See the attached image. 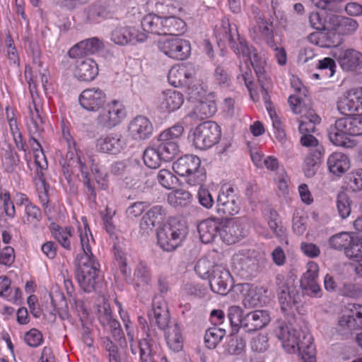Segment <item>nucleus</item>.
<instances>
[{"label":"nucleus","instance_id":"bf43d9fd","mask_svg":"<svg viewBox=\"0 0 362 362\" xmlns=\"http://www.w3.org/2000/svg\"><path fill=\"white\" fill-rule=\"evenodd\" d=\"M337 209L339 216L346 219L351 212V201L345 192L338 194L337 198Z\"/></svg>","mask_w":362,"mask_h":362},{"label":"nucleus","instance_id":"dca6fc26","mask_svg":"<svg viewBox=\"0 0 362 362\" xmlns=\"http://www.w3.org/2000/svg\"><path fill=\"white\" fill-rule=\"evenodd\" d=\"M25 122L30 136H41L44 132L45 122L42 117L41 105L39 98L33 95L25 112Z\"/></svg>","mask_w":362,"mask_h":362},{"label":"nucleus","instance_id":"4d7b16f0","mask_svg":"<svg viewBox=\"0 0 362 362\" xmlns=\"http://www.w3.org/2000/svg\"><path fill=\"white\" fill-rule=\"evenodd\" d=\"M134 284L136 287L139 288L147 286L151 281V274L146 267L144 263L139 264L134 273Z\"/></svg>","mask_w":362,"mask_h":362},{"label":"nucleus","instance_id":"cd10ccee","mask_svg":"<svg viewBox=\"0 0 362 362\" xmlns=\"http://www.w3.org/2000/svg\"><path fill=\"white\" fill-rule=\"evenodd\" d=\"M148 318L151 324L158 325L164 329L168 327L170 316L167 303L161 297H156L153 300V308L148 313Z\"/></svg>","mask_w":362,"mask_h":362},{"label":"nucleus","instance_id":"39448f33","mask_svg":"<svg viewBox=\"0 0 362 362\" xmlns=\"http://www.w3.org/2000/svg\"><path fill=\"white\" fill-rule=\"evenodd\" d=\"M119 313L127 332L132 353L136 354L139 352L141 362H156L153 356L158 348L156 339L150 334H146V337L141 339L138 344L135 342L134 329L129 315L122 310L120 305H119Z\"/></svg>","mask_w":362,"mask_h":362},{"label":"nucleus","instance_id":"37998d69","mask_svg":"<svg viewBox=\"0 0 362 362\" xmlns=\"http://www.w3.org/2000/svg\"><path fill=\"white\" fill-rule=\"evenodd\" d=\"M268 226L281 244L286 245H288V239L286 229L282 226L279 214L276 211H270L268 218Z\"/></svg>","mask_w":362,"mask_h":362},{"label":"nucleus","instance_id":"72a5a7b5","mask_svg":"<svg viewBox=\"0 0 362 362\" xmlns=\"http://www.w3.org/2000/svg\"><path fill=\"white\" fill-rule=\"evenodd\" d=\"M201 165L199 157L185 155L178 158L173 165V169L178 175L185 177L189 173L197 170Z\"/></svg>","mask_w":362,"mask_h":362},{"label":"nucleus","instance_id":"2f4dec72","mask_svg":"<svg viewBox=\"0 0 362 362\" xmlns=\"http://www.w3.org/2000/svg\"><path fill=\"white\" fill-rule=\"evenodd\" d=\"M220 227L221 220L217 218H209L202 221L198 225L201 241L205 244L211 243L219 235Z\"/></svg>","mask_w":362,"mask_h":362},{"label":"nucleus","instance_id":"69168bd1","mask_svg":"<svg viewBox=\"0 0 362 362\" xmlns=\"http://www.w3.org/2000/svg\"><path fill=\"white\" fill-rule=\"evenodd\" d=\"M40 209L31 203H28L25 207V216L22 218V223L35 226L40 221Z\"/></svg>","mask_w":362,"mask_h":362},{"label":"nucleus","instance_id":"a19ab883","mask_svg":"<svg viewBox=\"0 0 362 362\" xmlns=\"http://www.w3.org/2000/svg\"><path fill=\"white\" fill-rule=\"evenodd\" d=\"M186 30V23L174 16H163V35H177Z\"/></svg>","mask_w":362,"mask_h":362},{"label":"nucleus","instance_id":"de8ad7c7","mask_svg":"<svg viewBox=\"0 0 362 362\" xmlns=\"http://www.w3.org/2000/svg\"><path fill=\"white\" fill-rule=\"evenodd\" d=\"M253 260L247 250H241L235 252L231 258V265L238 273L247 271Z\"/></svg>","mask_w":362,"mask_h":362},{"label":"nucleus","instance_id":"ea45409f","mask_svg":"<svg viewBox=\"0 0 362 362\" xmlns=\"http://www.w3.org/2000/svg\"><path fill=\"white\" fill-rule=\"evenodd\" d=\"M165 339L170 349L174 352H178L183 347V339L180 329L177 325H172L167 327L165 332Z\"/></svg>","mask_w":362,"mask_h":362},{"label":"nucleus","instance_id":"603ef678","mask_svg":"<svg viewBox=\"0 0 362 362\" xmlns=\"http://www.w3.org/2000/svg\"><path fill=\"white\" fill-rule=\"evenodd\" d=\"M266 107L272 121L274 136L281 145H284L286 142V135L281 127L280 120L275 112L272 109L270 103L266 104Z\"/></svg>","mask_w":362,"mask_h":362},{"label":"nucleus","instance_id":"58836bf2","mask_svg":"<svg viewBox=\"0 0 362 362\" xmlns=\"http://www.w3.org/2000/svg\"><path fill=\"white\" fill-rule=\"evenodd\" d=\"M355 237L353 233L340 232L329 237L328 244L334 250H344L346 255V250L351 245Z\"/></svg>","mask_w":362,"mask_h":362},{"label":"nucleus","instance_id":"79ce46f5","mask_svg":"<svg viewBox=\"0 0 362 362\" xmlns=\"http://www.w3.org/2000/svg\"><path fill=\"white\" fill-rule=\"evenodd\" d=\"M40 136H30L29 144L33 151L34 163L40 172L37 174H42V170L47 167V161L45 158L44 151L40 144L38 139Z\"/></svg>","mask_w":362,"mask_h":362},{"label":"nucleus","instance_id":"c85d7f7f","mask_svg":"<svg viewBox=\"0 0 362 362\" xmlns=\"http://www.w3.org/2000/svg\"><path fill=\"white\" fill-rule=\"evenodd\" d=\"M153 125L150 120L144 116H138L129 124V136L136 141L148 139L153 133Z\"/></svg>","mask_w":362,"mask_h":362},{"label":"nucleus","instance_id":"7ed1b4c3","mask_svg":"<svg viewBox=\"0 0 362 362\" xmlns=\"http://www.w3.org/2000/svg\"><path fill=\"white\" fill-rule=\"evenodd\" d=\"M61 143L66 146L67 150L64 156L61 152L60 164L64 175L69 182L75 178L83 180L89 192L95 197L94 186L89 177V164L83 153L76 148V144L70 134L69 128L64 124L62 125Z\"/></svg>","mask_w":362,"mask_h":362},{"label":"nucleus","instance_id":"0e129e2a","mask_svg":"<svg viewBox=\"0 0 362 362\" xmlns=\"http://www.w3.org/2000/svg\"><path fill=\"white\" fill-rule=\"evenodd\" d=\"M300 144L302 146L310 148L309 153H315L316 156L322 155L324 153L323 146L319 144L318 140L311 134H302Z\"/></svg>","mask_w":362,"mask_h":362},{"label":"nucleus","instance_id":"0eeeda50","mask_svg":"<svg viewBox=\"0 0 362 362\" xmlns=\"http://www.w3.org/2000/svg\"><path fill=\"white\" fill-rule=\"evenodd\" d=\"M187 229L185 223L172 218L157 231L158 244L165 251L176 249L185 238Z\"/></svg>","mask_w":362,"mask_h":362},{"label":"nucleus","instance_id":"f8f14e48","mask_svg":"<svg viewBox=\"0 0 362 362\" xmlns=\"http://www.w3.org/2000/svg\"><path fill=\"white\" fill-rule=\"evenodd\" d=\"M360 329H362V305L349 304L339 317L336 329L341 335H346Z\"/></svg>","mask_w":362,"mask_h":362},{"label":"nucleus","instance_id":"ddd939ff","mask_svg":"<svg viewBox=\"0 0 362 362\" xmlns=\"http://www.w3.org/2000/svg\"><path fill=\"white\" fill-rule=\"evenodd\" d=\"M158 47L165 56L176 60H185L191 53L189 42L174 36L160 39Z\"/></svg>","mask_w":362,"mask_h":362},{"label":"nucleus","instance_id":"412c9836","mask_svg":"<svg viewBox=\"0 0 362 362\" xmlns=\"http://www.w3.org/2000/svg\"><path fill=\"white\" fill-rule=\"evenodd\" d=\"M72 58L76 59L73 74L78 80L91 81L95 79L98 74V66L94 59L83 56Z\"/></svg>","mask_w":362,"mask_h":362},{"label":"nucleus","instance_id":"c756f323","mask_svg":"<svg viewBox=\"0 0 362 362\" xmlns=\"http://www.w3.org/2000/svg\"><path fill=\"white\" fill-rule=\"evenodd\" d=\"M328 23L330 28L340 35H351L357 31L359 27L356 20L337 15L329 16Z\"/></svg>","mask_w":362,"mask_h":362},{"label":"nucleus","instance_id":"c9c22d12","mask_svg":"<svg viewBox=\"0 0 362 362\" xmlns=\"http://www.w3.org/2000/svg\"><path fill=\"white\" fill-rule=\"evenodd\" d=\"M146 6L151 12L161 15H173L178 9L176 0H148Z\"/></svg>","mask_w":362,"mask_h":362},{"label":"nucleus","instance_id":"6e6d98bb","mask_svg":"<svg viewBox=\"0 0 362 362\" xmlns=\"http://www.w3.org/2000/svg\"><path fill=\"white\" fill-rule=\"evenodd\" d=\"M144 164L149 168H157L163 161L158 148L148 147L143 154Z\"/></svg>","mask_w":362,"mask_h":362},{"label":"nucleus","instance_id":"49530a36","mask_svg":"<svg viewBox=\"0 0 362 362\" xmlns=\"http://www.w3.org/2000/svg\"><path fill=\"white\" fill-rule=\"evenodd\" d=\"M40 82L46 95L53 92L52 83L50 81L49 73L47 69H44L42 71H40L39 76L37 77L35 81L30 78L28 81L32 96L33 95L35 98L33 94V89H36ZM36 98H37V97H36Z\"/></svg>","mask_w":362,"mask_h":362},{"label":"nucleus","instance_id":"4be33fe9","mask_svg":"<svg viewBox=\"0 0 362 362\" xmlns=\"http://www.w3.org/2000/svg\"><path fill=\"white\" fill-rule=\"evenodd\" d=\"M207 279L211 291L221 295H226L233 284L230 272L222 265L214 267Z\"/></svg>","mask_w":362,"mask_h":362},{"label":"nucleus","instance_id":"423d86ee","mask_svg":"<svg viewBox=\"0 0 362 362\" xmlns=\"http://www.w3.org/2000/svg\"><path fill=\"white\" fill-rule=\"evenodd\" d=\"M119 313L127 332L132 353L136 354L139 352L141 362H156L153 356L158 348L156 339L150 334H146V337L141 339L138 344L135 342L134 329L129 315L122 310L120 305H119Z\"/></svg>","mask_w":362,"mask_h":362},{"label":"nucleus","instance_id":"aec40b11","mask_svg":"<svg viewBox=\"0 0 362 362\" xmlns=\"http://www.w3.org/2000/svg\"><path fill=\"white\" fill-rule=\"evenodd\" d=\"M107 95L100 88H90L81 92L78 97L80 105L87 111L97 112L105 104Z\"/></svg>","mask_w":362,"mask_h":362},{"label":"nucleus","instance_id":"2eb2a0df","mask_svg":"<svg viewBox=\"0 0 362 362\" xmlns=\"http://www.w3.org/2000/svg\"><path fill=\"white\" fill-rule=\"evenodd\" d=\"M337 109L344 115H362V87L351 88L344 92L338 98Z\"/></svg>","mask_w":362,"mask_h":362},{"label":"nucleus","instance_id":"052dcab7","mask_svg":"<svg viewBox=\"0 0 362 362\" xmlns=\"http://www.w3.org/2000/svg\"><path fill=\"white\" fill-rule=\"evenodd\" d=\"M308 217L303 211L299 209L295 210L292 220V229L294 233L302 235L307 229Z\"/></svg>","mask_w":362,"mask_h":362},{"label":"nucleus","instance_id":"393cba45","mask_svg":"<svg viewBox=\"0 0 362 362\" xmlns=\"http://www.w3.org/2000/svg\"><path fill=\"white\" fill-rule=\"evenodd\" d=\"M303 296L296 286L291 284L283 285L279 296V303L284 313H287L298 308L302 302Z\"/></svg>","mask_w":362,"mask_h":362},{"label":"nucleus","instance_id":"338daca9","mask_svg":"<svg viewBox=\"0 0 362 362\" xmlns=\"http://www.w3.org/2000/svg\"><path fill=\"white\" fill-rule=\"evenodd\" d=\"M346 257L358 264L362 262V239L355 237L351 245L346 250Z\"/></svg>","mask_w":362,"mask_h":362},{"label":"nucleus","instance_id":"f257e3e1","mask_svg":"<svg viewBox=\"0 0 362 362\" xmlns=\"http://www.w3.org/2000/svg\"><path fill=\"white\" fill-rule=\"evenodd\" d=\"M221 28L223 31H219L216 28V37L221 41H228L235 53L245 62L246 67H248L249 64L252 66L261 85L265 104L269 103L268 90L264 82V80L267 79L264 70L265 62L252 47L248 45L243 37H240L236 25L230 24L228 19L223 18L222 20Z\"/></svg>","mask_w":362,"mask_h":362},{"label":"nucleus","instance_id":"9b49d317","mask_svg":"<svg viewBox=\"0 0 362 362\" xmlns=\"http://www.w3.org/2000/svg\"><path fill=\"white\" fill-rule=\"evenodd\" d=\"M221 128L217 123L207 121L197 126L191 135L193 146L200 150L211 148L221 139Z\"/></svg>","mask_w":362,"mask_h":362},{"label":"nucleus","instance_id":"bb28decb","mask_svg":"<svg viewBox=\"0 0 362 362\" xmlns=\"http://www.w3.org/2000/svg\"><path fill=\"white\" fill-rule=\"evenodd\" d=\"M337 59L343 71L362 73V53L359 51L351 48L342 50Z\"/></svg>","mask_w":362,"mask_h":362},{"label":"nucleus","instance_id":"5fc2aeb1","mask_svg":"<svg viewBox=\"0 0 362 362\" xmlns=\"http://www.w3.org/2000/svg\"><path fill=\"white\" fill-rule=\"evenodd\" d=\"M157 148L165 162L173 159L179 152L178 144L175 141H160V144Z\"/></svg>","mask_w":362,"mask_h":362},{"label":"nucleus","instance_id":"a18cd8bd","mask_svg":"<svg viewBox=\"0 0 362 362\" xmlns=\"http://www.w3.org/2000/svg\"><path fill=\"white\" fill-rule=\"evenodd\" d=\"M255 14V25H251V30L257 35L263 37H269L273 33L272 25L267 22L257 8L253 11Z\"/></svg>","mask_w":362,"mask_h":362},{"label":"nucleus","instance_id":"f704fd0d","mask_svg":"<svg viewBox=\"0 0 362 362\" xmlns=\"http://www.w3.org/2000/svg\"><path fill=\"white\" fill-rule=\"evenodd\" d=\"M163 17L155 13H149L145 16L141 22V30L145 32L146 38L148 34L163 35Z\"/></svg>","mask_w":362,"mask_h":362},{"label":"nucleus","instance_id":"5701e85b","mask_svg":"<svg viewBox=\"0 0 362 362\" xmlns=\"http://www.w3.org/2000/svg\"><path fill=\"white\" fill-rule=\"evenodd\" d=\"M245 235L242 221L238 218L221 220L219 236L228 245L234 244Z\"/></svg>","mask_w":362,"mask_h":362},{"label":"nucleus","instance_id":"7c9ffc66","mask_svg":"<svg viewBox=\"0 0 362 362\" xmlns=\"http://www.w3.org/2000/svg\"><path fill=\"white\" fill-rule=\"evenodd\" d=\"M104 48L103 42L98 37H93L81 41L73 46L68 54L70 57H78L88 54H95Z\"/></svg>","mask_w":362,"mask_h":362},{"label":"nucleus","instance_id":"8fccbe9b","mask_svg":"<svg viewBox=\"0 0 362 362\" xmlns=\"http://www.w3.org/2000/svg\"><path fill=\"white\" fill-rule=\"evenodd\" d=\"M226 334V330L218 327L209 328L204 335V343L208 349H214Z\"/></svg>","mask_w":362,"mask_h":362},{"label":"nucleus","instance_id":"09e8293b","mask_svg":"<svg viewBox=\"0 0 362 362\" xmlns=\"http://www.w3.org/2000/svg\"><path fill=\"white\" fill-rule=\"evenodd\" d=\"M267 292V289L263 286L250 288L244 299L245 305L254 307L264 303Z\"/></svg>","mask_w":362,"mask_h":362},{"label":"nucleus","instance_id":"1a4fd4ad","mask_svg":"<svg viewBox=\"0 0 362 362\" xmlns=\"http://www.w3.org/2000/svg\"><path fill=\"white\" fill-rule=\"evenodd\" d=\"M351 117H345L337 119L328 129V137L336 146L351 148L357 142L353 139L355 136Z\"/></svg>","mask_w":362,"mask_h":362},{"label":"nucleus","instance_id":"f03ea898","mask_svg":"<svg viewBox=\"0 0 362 362\" xmlns=\"http://www.w3.org/2000/svg\"><path fill=\"white\" fill-rule=\"evenodd\" d=\"M82 224L78 226L83 254L78 258L76 275L80 287L87 293L94 291L100 270V264L91 251L94 239L85 216L81 217Z\"/></svg>","mask_w":362,"mask_h":362},{"label":"nucleus","instance_id":"13d9d810","mask_svg":"<svg viewBox=\"0 0 362 362\" xmlns=\"http://www.w3.org/2000/svg\"><path fill=\"white\" fill-rule=\"evenodd\" d=\"M52 235L54 238L61 244V245L67 249H71L70 238L71 231L70 228H62L59 226L52 227Z\"/></svg>","mask_w":362,"mask_h":362},{"label":"nucleus","instance_id":"9d476101","mask_svg":"<svg viewBox=\"0 0 362 362\" xmlns=\"http://www.w3.org/2000/svg\"><path fill=\"white\" fill-rule=\"evenodd\" d=\"M126 117L127 110L122 102L112 100L99 110L95 122L102 129H112L122 122Z\"/></svg>","mask_w":362,"mask_h":362},{"label":"nucleus","instance_id":"473e14b6","mask_svg":"<svg viewBox=\"0 0 362 362\" xmlns=\"http://www.w3.org/2000/svg\"><path fill=\"white\" fill-rule=\"evenodd\" d=\"M327 165L331 173L341 176L349 169L350 160L346 154L335 151L328 156Z\"/></svg>","mask_w":362,"mask_h":362},{"label":"nucleus","instance_id":"b1692460","mask_svg":"<svg viewBox=\"0 0 362 362\" xmlns=\"http://www.w3.org/2000/svg\"><path fill=\"white\" fill-rule=\"evenodd\" d=\"M195 74L196 69L194 64L189 62L182 63L173 66L170 69L168 79L175 87L188 86Z\"/></svg>","mask_w":362,"mask_h":362},{"label":"nucleus","instance_id":"a878e982","mask_svg":"<svg viewBox=\"0 0 362 362\" xmlns=\"http://www.w3.org/2000/svg\"><path fill=\"white\" fill-rule=\"evenodd\" d=\"M271 322L270 313L267 310H255L243 317V330L252 333L267 327Z\"/></svg>","mask_w":362,"mask_h":362},{"label":"nucleus","instance_id":"4c0bfd02","mask_svg":"<svg viewBox=\"0 0 362 362\" xmlns=\"http://www.w3.org/2000/svg\"><path fill=\"white\" fill-rule=\"evenodd\" d=\"M86 21L88 23H98L107 17L108 13L101 1H95L83 10Z\"/></svg>","mask_w":362,"mask_h":362},{"label":"nucleus","instance_id":"4468645a","mask_svg":"<svg viewBox=\"0 0 362 362\" xmlns=\"http://www.w3.org/2000/svg\"><path fill=\"white\" fill-rule=\"evenodd\" d=\"M146 40L145 32H140L139 27L134 25H119L115 27L110 33V40L119 46L135 45Z\"/></svg>","mask_w":362,"mask_h":362},{"label":"nucleus","instance_id":"864d4df0","mask_svg":"<svg viewBox=\"0 0 362 362\" xmlns=\"http://www.w3.org/2000/svg\"><path fill=\"white\" fill-rule=\"evenodd\" d=\"M191 199V194L184 189L173 191L168 195V202L173 206H185L190 202Z\"/></svg>","mask_w":362,"mask_h":362},{"label":"nucleus","instance_id":"6e6552de","mask_svg":"<svg viewBox=\"0 0 362 362\" xmlns=\"http://www.w3.org/2000/svg\"><path fill=\"white\" fill-rule=\"evenodd\" d=\"M206 91L202 86H194L189 89V95L191 99L198 101L193 110L187 117L192 119H204L212 117L216 112V103L215 94Z\"/></svg>","mask_w":362,"mask_h":362},{"label":"nucleus","instance_id":"f3484780","mask_svg":"<svg viewBox=\"0 0 362 362\" xmlns=\"http://www.w3.org/2000/svg\"><path fill=\"white\" fill-rule=\"evenodd\" d=\"M216 212L222 216H235L240 211L238 199L231 186L223 187L216 200Z\"/></svg>","mask_w":362,"mask_h":362},{"label":"nucleus","instance_id":"680f3d73","mask_svg":"<svg viewBox=\"0 0 362 362\" xmlns=\"http://www.w3.org/2000/svg\"><path fill=\"white\" fill-rule=\"evenodd\" d=\"M114 255L121 272L124 276L130 274V269L127 264V256L124 248L119 243L114 245Z\"/></svg>","mask_w":362,"mask_h":362},{"label":"nucleus","instance_id":"c03bdc74","mask_svg":"<svg viewBox=\"0 0 362 362\" xmlns=\"http://www.w3.org/2000/svg\"><path fill=\"white\" fill-rule=\"evenodd\" d=\"M320 122V117L313 110H308L299 120V132L301 134L314 132L316 124Z\"/></svg>","mask_w":362,"mask_h":362},{"label":"nucleus","instance_id":"a211bd4d","mask_svg":"<svg viewBox=\"0 0 362 362\" xmlns=\"http://www.w3.org/2000/svg\"><path fill=\"white\" fill-rule=\"evenodd\" d=\"M127 146V141L119 133H109L100 136L96 141V148L102 153L117 155L123 152Z\"/></svg>","mask_w":362,"mask_h":362},{"label":"nucleus","instance_id":"6ab92c4d","mask_svg":"<svg viewBox=\"0 0 362 362\" xmlns=\"http://www.w3.org/2000/svg\"><path fill=\"white\" fill-rule=\"evenodd\" d=\"M184 100V95L180 91L170 88L158 95L156 106L160 112L168 114L180 109Z\"/></svg>","mask_w":362,"mask_h":362},{"label":"nucleus","instance_id":"20e7f679","mask_svg":"<svg viewBox=\"0 0 362 362\" xmlns=\"http://www.w3.org/2000/svg\"><path fill=\"white\" fill-rule=\"evenodd\" d=\"M274 334L288 354H299L302 362H316L315 346L308 327L298 328L285 322H278Z\"/></svg>","mask_w":362,"mask_h":362},{"label":"nucleus","instance_id":"774afa93","mask_svg":"<svg viewBox=\"0 0 362 362\" xmlns=\"http://www.w3.org/2000/svg\"><path fill=\"white\" fill-rule=\"evenodd\" d=\"M184 132L182 124H177L172 127L163 131L159 136L160 141H175L177 143L178 139Z\"/></svg>","mask_w":362,"mask_h":362},{"label":"nucleus","instance_id":"3c124183","mask_svg":"<svg viewBox=\"0 0 362 362\" xmlns=\"http://www.w3.org/2000/svg\"><path fill=\"white\" fill-rule=\"evenodd\" d=\"M243 310L239 306H230L228 310V317L232 329V333L236 334L240 328L243 329Z\"/></svg>","mask_w":362,"mask_h":362},{"label":"nucleus","instance_id":"e433bc0d","mask_svg":"<svg viewBox=\"0 0 362 362\" xmlns=\"http://www.w3.org/2000/svg\"><path fill=\"white\" fill-rule=\"evenodd\" d=\"M309 41L320 47H331L337 46L341 43V39L335 36L332 31L316 32L311 33L308 37Z\"/></svg>","mask_w":362,"mask_h":362},{"label":"nucleus","instance_id":"e2e57ef3","mask_svg":"<svg viewBox=\"0 0 362 362\" xmlns=\"http://www.w3.org/2000/svg\"><path fill=\"white\" fill-rule=\"evenodd\" d=\"M217 264H214V262L209 259V257H203L199 259L197 262L194 270L197 274L202 279H208L211 274V272L214 267Z\"/></svg>","mask_w":362,"mask_h":362}]
</instances>
